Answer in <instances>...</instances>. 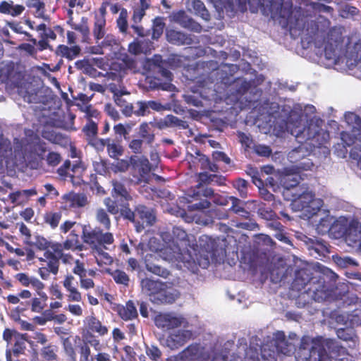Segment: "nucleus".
<instances>
[{"instance_id":"obj_1","label":"nucleus","mask_w":361,"mask_h":361,"mask_svg":"<svg viewBox=\"0 0 361 361\" xmlns=\"http://www.w3.org/2000/svg\"><path fill=\"white\" fill-rule=\"evenodd\" d=\"M30 133L27 138H14L13 146L8 138L0 137V164L33 170L42 166L47 144L33 131Z\"/></svg>"},{"instance_id":"obj_2","label":"nucleus","mask_w":361,"mask_h":361,"mask_svg":"<svg viewBox=\"0 0 361 361\" xmlns=\"http://www.w3.org/2000/svg\"><path fill=\"white\" fill-rule=\"evenodd\" d=\"M258 6L264 16L278 20L283 27H288L290 35L294 38L301 37L308 43L317 35L319 26L314 20L300 13L293 14L291 0H259Z\"/></svg>"},{"instance_id":"obj_3","label":"nucleus","mask_w":361,"mask_h":361,"mask_svg":"<svg viewBox=\"0 0 361 361\" xmlns=\"http://www.w3.org/2000/svg\"><path fill=\"white\" fill-rule=\"evenodd\" d=\"M333 340L322 336L311 337L305 335L300 341L295 353L297 361H333L332 357L327 353L326 347L330 348Z\"/></svg>"},{"instance_id":"obj_4","label":"nucleus","mask_w":361,"mask_h":361,"mask_svg":"<svg viewBox=\"0 0 361 361\" xmlns=\"http://www.w3.org/2000/svg\"><path fill=\"white\" fill-rule=\"evenodd\" d=\"M188 210L190 212L202 211L210 207V202L207 200V197H213L212 201L217 205L226 206L228 203V198L215 195L214 190L211 188H202L199 184L195 189H192L188 194Z\"/></svg>"},{"instance_id":"obj_5","label":"nucleus","mask_w":361,"mask_h":361,"mask_svg":"<svg viewBox=\"0 0 361 361\" xmlns=\"http://www.w3.org/2000/svg\"><path fill=\"white\" fill-rule=\"evenodd\" d=\"M82 239L83 243L89 245L92 250L98 253H102L104 257L111 261L108 253H104V250H107L108 246L114 242V235L109 232H104L100 227H94L92 229L87 230L85 225L82 226Z\"/></svg>"},{"instance_id":"obj_6","label":"nucleus","mask_w":361,"mask_h":361,"mask_svg":"<svg viewBox=\"0 0 361 361\" xmlns=\"http://www.w3.org/2000/svg\"><path fill=\"white\" fill-rule=\"evenodd\" d=\"M199 245L201 250L206 253L203 267L209 264V258L216 259L224 257L226 254V240L225 238H212L207 235H202L199 238Z\"/></svg>"},{"instance_id":"obj_7","label":"nucleus","mask_w":361,"mask_h":361,"mask_svg":"<svg viewBox=\"0 0 361 361\" xmlns=\"http://www.w3.org/2000/svg\"><path fill=\"white\" fill-rule=\"evenodd\" d=\"M295 136L297 141L300 144L307 145L311 147H322L329 137V133L322 132L319 127L312 123H308L302 130H295Z\"/></svg>"},{"instance_id":"obj_8","label":"nucleus","mask_w":361,"mask_h":361,"mask_svg":"<svg viewBox=\"0 0 361 361\" xmlns=\"http://www.w3.org/2000/svg\"><path fill=\"white\" fill-rule=\"evenodd\" d=\"M63 252L56 247H51V250L44 252L43 257L39 258L40 267L38 274L44 280H47L50 275H56L59 272L60 259L63 257Z\"/></svg>"},{"instance_id":"obj_9","label":"nucleus","mask_w":361,"mask_h":361,"mask_svg":"<svg viewBox=\"0 0 361 361\" xmlns=\"http://www.w3.org/2000/svg\"><path fill=\"white\" fill-rule=\"evenodd\" d=\"M130 181L135 185L147 183L150 179L152 169L148 159L145 157H138L135 155L130 157Z\"/></svg>"},{"instance_id":"obj_10","label":"nucleus","mask_w":361,"mask_h":361,"mask_svg":"<svg viewBox=\"0 0 361 361\" xmlns=\"http://www.w3.org/2000/svg\"><path fill=\"white\" fill-rule=\"evenodd\" d=\"M84 324L87 332L83 334V338L96 350H99V346L100 345V342L94 336V334H97L99 336L106 335L109 331L107 326L103 325L94 314L86 317L84 320Z\"/></svg>"},{"instance_id":"obj_11","label":"nucleus","mask_w":361,"mask_h":361,"mask_svg":"<svg viewBox=\"0 0 361 361\" xmlns=\"http://www.w3.org/2000/svg\"><path fill=\"white\" fill-rule=\"evenodd\" d=\"M341 139L347 152V147H350V156L353 159H357V165L361 169V127L353 129L351 132L341 133Z\"/></svg>"},{"instance_id":"obj_12","label":"nucleus","mask_w":361,"mask_h":361,"mask_svg":"<svg viewBox=\"0 0 361 361\" xmlns=\"http://www.w3.org/2000/svg\"><path fill=\"white\" fill-rule=\"evenodd\" d=\"M319 272L312 267L305 266L298 269L295 273V278L291 283V289L298 292L306 288V286H311L313 281L318 279Z\"/></svg>"},{"instance_id":"obj_13","label":"nucleus","mask_w":361,"mask_h":361,"mask_svg":"<svg viewBox=\"0 0 361 361\" xmlns=\"http://www.w3.org/2000/svg\"><path fill=\"white\" fill-rule=\"evenodd\" d=\"M307 154V147L302 144H300L288 153V159L293 164V171L302 172L312 169L314 164L310 159L306 157Z\"/></svg>"},{"instance_id":"obj_14","label":"nucleus","mask_w":361,"mask_h":361,"mask_svg":"<svg viewBox=\"0 0 361 361\" xmlns=\"http://www.w3.org/2000/svg\"><path fill=\"white\" fill-rule=\"evenodd\" d=\"M154 324L159 329H173L183 326H186L188 321L182 315L174 312L159 313L154 318Z\"/></svg>"},{"instance_id":"obj_15","label":"nucleus","mask_w":361,"mask_h":361,"mask_svg":"<svg viewBox=\"0 0 361 361\" xmlns=\"http://www.w3.org/2000/svg\"><path fill=\"white\" fill-rule=\"evenodd\" d=\"M176 361H207L209 355L199 343H192L175 356Z\"/></svg>"},{"instance_id":"obj_16","label":"nucleus","mask_w":361,"mask_h":361,"mask_svg":"<svg viewBox=\"0 0 361 361\" xmlns=\"http://www.w3.org/2000/svg\"><path fill=\"white\" fill-rule=\"evenodd\" d=\"M272 343L277 353L284 355H290L294 353L295 355L296 348L295 344L288 340L285 333L282 331H278L274 334Z\"/></svg>"},{"instance_id":"obj_17","label":"nucleus","mask_w":361,"mask_h":361,"mask_svg":"<svg viewBox=\"0 0 361 361\" xmlns=\"http://www.w3.org/2000/svg\"><path fill=\"white\" fill-rule=\"evenodd\" d=\"M187 157L189 167L191 170H196L197 165L200 164L202 170H209L212 172L218 171V166L214 163H212L209 158L202 154L198 149L195 151V155L190 154Z\"/></svg>"},{"instance_id":"obj_18","label":"nucleus","mask_w":361,"mask_h":361,"mask_svg":"<svg viewBox=\"0 0 361 361\" xmlns=\"http://www.w3.org/2000/svg\"><path fill=\"white\" fill-rule=\"evenodd\" d=\"M32 293L27 289L20 290L18 293L10 294L6 297L8 304L18 305L16 311L18 313H23L30 309V300Z\"/></svg>"},{"instance_id":"obj_19","label":"nucleus","mask_w":361,"mask_h":361,"mask_svg":"<svg viewBox=\"0 0 361 361\" xmlns=\"http://www.w3.org/2000/svg\"><path fill=\"white\" fill-rule=\"evenodd\" d=\"M78 233L75 228L71 230L65 241L61 243H54V247H56L62 252L63 250L82 251L85 246L80 241Z\"/></svg>"},{"instance_id":"obj_20","label":"nucleus","mask_w":361,"mask_h":361,"mask_svg":"<svg viewBox=\"0 0 361 361\" xmlns=\"http://www.w3.org/2000/svg\"><path fill=\"white\" fill-rule=\"evenodd\" d=\"M192 336L189 330L180 329L170 334L166 339V344L171 350H177L183 346Z\"/></svg>"},{"instance_id":"obj_21","label":"nucleus","mask_w":361,"mask_h":361,"mask_svg":"<svg viewBox=\"0 0 361 361\" xmlns=\"http://www.w3.org/2000/svg\"><path fill=\"white\" fill-rule=\"evenodd\" d=\"M309 288V293L315 302H322L328 297V288L325 285V281L323 276H318V279L312 282Z\"/></svg>"},{"instance_id":"obj_22","label":"nucleus","mask_w":361,"mask_h":361,"mask_svg":"<svg viewBox=\"0 0 361 361\" xmlns=\"http://www.w3.org/2000/svg\"><path fill=\"white\" fill-rule=\"evenodd\" d=\"M172 18L173 21L180 24L181 27L193 32H200L202 30V25L188 16L183 10L173 12L172 13Z\"/></svg>"},{"instance_id":"obj_23","label":"nucleus","mask_w":361,"mask_h":361,"mask_svg":"<svg viewBox=\"0 0 361 361\" xmlns=\"http://www.w3.org/2000/svg\"><path fill=\"white\" fill-rule=\"evenodd\" d=\"M162 290H158L150 299V301L156 305L172 304L178 298L176 290L169 288L165 283L161 287Z\"/></svg>"},{"instance_id":"obj_24","label":"nucleus","mask_w":361,"mask_h":361,"mask_svg":"<svg viewBox=\"0 0 361 361\" xmlns=\"http://www.w3.org/2000/svg\"><path fill=\"white\" fill-rule=\"evenodd\" d=\"M63 286L67 292V298L70 302H80L82 301V294L78 289V282L75 281L74 276L71 274L65 276L62 281Z\"/></svg>"},{"instance_id":"obj_25","label":"nucleus","mask_w":361,"mask_h":361,"mask_svg":"<svg viewBox=\"0 0 361 361\" xmlns=\"http://www.w3.org/2000/svg\"><path fill=\"white\" fill-rule=\"evenodd\" d=\"M159 259L154 255H146L145 257V264L146 269L162 278L166 279L171 274L169 270L161 267L158 262Z\"/></svg>"},{"instance_id":"obj_26","label":"nucleus","mask_w":361,"mask_h":361,"mask_svg":"<svg viewBox=\"0 0 361 361\" xmlns=\"http://www.w3.org/2000/svg\"><path fill=\"white\" fill-rule=\"evenodd\" d=\"M292 200L298 201L301 208L311 207L310 204L314 200L315 194L307 185H303L298 192H291Z\"/></svg>"},{"instance_id":"obj_27","label":"nucleus","mask_w":361,"mask_h":361,"mask_svg":"<svg viewBox=\"0 0 361 361\" xmlns=\"http://www.w3.org/2000/svg\"><path fill=\"white\" fill-rule=\"evenodd\" d=\"M301 172L294 171L293 173H288L283 176L281 178V185L287 191L294 190L298 192L305 184L300 185Z\"/></svg>"},{"instance_id":"obj_28","label":"nucleus","mask_w":361,"mask_h":361,"mask_svg":"<svg viewBox=\"0 0 361 361\" xmlns=\"http://www.w3.org/2000/svg\"><path fill=\"white\" fill-rule=\"evenodd\" d=\"M133 114L137 116H145L150 113V109L159 111L162 109V105L157 101H137L134 104Z\"/></svg>"},{"instance_id":"obj_29","label":"nucleus","mask_w":361,"mask_h":361,"mask_svg":"<svg viewBox=\"0 0 361 361\" xmlns=\"http://www.w3.org/2000/svg\"><path fill=\"white\" fill-rule=\"evenodd\" d=\"M114 310L124 321L133 320L138 317L137 308L132 300L127 301L125 305H117Z\"/></svg>"},{"instance_id":"obj_30","label":"nucleus","mask_w":361,"mask_h":361,"mask_svg":"<svg viewBox=\"0 0 361 361\" xmlns=\"http://www.w3.org/2000/svg\"><path fill=\"white\" fill-rule=\"evenodd\" d=\"M136 224H141L142 226H152L156 221V216L152 211L145 205H138L135 208Z\"/></svg>"},{"instance_id":"obj_31","label":"nucleus","mask_w":361,"mask_h":361,"mask_svg":"<svg viewBox=\"0 0 361 361\" xmlns=\"http://www.w3.org/2000/svg\"><path fill=\"white\" fill-rule=\"evenodd\" d=\"M167 41L175 45H191L193 43L192 37L190 35H188L180 31L173 29L166 32Z\"/></svg>"},{"instance_id":"obj_32","label":"nucleus","mask_w":361,"mask_h":361,"mask_svg":"<svg viewBox=\"0 0 361 361\" xmlns=\"http://www.w3.org/2000/svg\"><path fill=\"white\" fill-rule=\"evenodd\" d=\"M171 238L173 242L177 244L180 252L182 251L180 247V246L183 247V250H187L188 247H192L188 233L180 227L175 226L173 228Z\"/></svg>"},{"instance_id":"obj_33","label":"nucleus","mask_w":361,"mask_h":361,"mask_svg":"<svg viewBox=\"0 0 361 361\" xmlns=\"http://www.w3.org/2000/svg\"><path fill=\"white\" fill-rule=\"evenodd\" d=\"M37 297H30V309L31 312L41 313L47 306L48 295L43 290H35Z\"/></svg>"},{"instance_id":"obj_34","label":"nucleus","mask_w":361,"mask_h":361,"mask_svg":"<svg viewBox=\"0 0 361 361\" xmlns=\"http://www.w3.org/2000/svg\"><path fill=\"white\" fill-rule=\"evenodd\" d=\"M202 219H200V223L207 226L214 223V219H227L228 218V212L224 209L214 208L208 211V214H202Z\"/></svg>"},{"instance_id":"obj_35","label":"nucleus","mask_w":361,"mask_h":361,"mask_svg":"<svg viewBox=\"0 0 361 361\" xmlns=\"http://www.w3.org/2000/svg\"><path fill=\"white\" fill-rule=\"evenodd\" d=\"M164 283V282L159 280L145 278L141 280L140 286L142 291L149 296L150 300L158 290H162L161 287H163Z\"/></svg>"},{"instance_id":"obj_36","label":"nucleus","mask_w":361,"mask_h":361,"mask_svg":"<svg viewBox=\"0 0 361 361\" xmlns=\"http://www.w3.org/2000/svg\"><path fill=\"white\" fill-rule=\"evenodd\" d=\"M14 278L23 286L28 287L31 286L35 290H43L44 288V284L41 281L36 277L29 276L26 273H18Z\"/></svg>"},{"instance_id":"obj_37","label":"nucleus","mask_w":361,"mask_h":361,"mask_svg":"<svg viewBox=\"0 0 361 361\" xmlns=\"http://www.w3.org/2000/svg\"><path fill=\"white\" fill-rule=\"evenodd\" d=\"M338 323H343L352 327L361 326V309H355L347 316L339 314L336 317Z\"/></svg>"},{"instance_id":"obj_38","label":"nucleus","mask_w":361,"mask_h":361,"mask_svg":"<svg viewBox=\"0 0 361 361\" xmlns=\"http://www.w3.org/2000/svg\"><path fill=\"white\" fill-rule=\"evenodd\" d=\"M41 135L44 139L47 140L49 142L59 145L62 147L66 146L69 142V139L67 136L61 133H56L53 130H43Z\"/></svg>"},{"instance_id":"obj_39","label":"nucleus","mask_w":361,"mask_h":361,"mask_svg":"<svg viewBox=\"0 0 361 361\" xmlns=\"http://www.w3.org/2000/svg\"><path fill=\"white\" fill-rule=\"evenodd\" d=\"M25 4L28 8L34 10L33 13L36 18L49 20V16L45 14L46 6L43 0H26Z\"/></svg>"},{"instance_id":"obj_40","label":"nucleus","mask_w":361,"mask_h":361,"mask_svg":"<svg viewBox=\"0 0 361 361\" xmlns=\"http://www.w3.org/2000/svg\"><path fill=\"white\" fill-rule=\"evenodd\" d=\"M114 92V100L116 104L121 108L122 113L126 116H130L133 114L134 105L128 102L123 98V93L117 90H112Z\"/></svg>"},{"instance_id":"obj_41","label":"nucleus","mask_w":361,"mask_h":361,"mask_svg":"<svg viewBox=\"0 0 361 361\" xmlns=\"http://www.w3.org/2000/svg\"><path fill=\"white\" fill-rule=\"evenodd\" d=\"M228 200L232 202V205L229 209L230 211L245 219H250L251 214L245 209V203L243 201L233 196L229 197Z\"/></svg>"},{"instance_id":"obj_42","label":"nucleus","mask_w":361,"mask_h":361,"mask_svg":"<svg viewBox=\"0 0 361 361\" xmlns=\"http://www.w3.org/2000/svg\"><path fill=\"white\" fill-rule=\"evenodd\" d=\"M137 134L140 139L143 140L147 145H151L154 141L155 135L149 123H142L138 128Z\"/></svg>"},{"instance_id":"obj_43","label":"nucleus","mask_w":361,"mask_h":361,"mask_svg":"<svg viewBox=\"0 0 361 361\" xmlns=\"http://www.w3.org/2000/svg\"><path fill=\"white\" fill-rule=\"evenodd\" d=\"M80 51L81 49L78 45L69 47L66 45L60 44L56 47V54L68 60H73L80 54Z\"/></svg>"},{"instance_id":"obj_44","label":"nucleus","mask_w":361,"mask_h":361,"mask_svg":"<svg viewBox=\"0 0 361 361\" xmlns=\"http://www.w3.org/2000/svg\"><path fill=\"white\" fill-rule=\"evenodd\" d=\"M345 238L353 243H361V224L353 222L345 231Z\"/></svg>"},{"instance_id":"obj_45","label":"nucleus","mask_w":361,"mask_h":361,"mask_svg":"<svg viewBox=\"0 0 361 361\" xmlns=\"http://www.w3.org/2000/svg\"><path fill=\"white\" fill-rule=\"evenodd\" d=\"M112 185L113 190L111 193L114 198L120 197L121 202L128 201L131 199L129 192L127 191L125 185L122 183L118 180H113Z\"/></svg>"},{"instance_id":"obj_46","label":"nucleus","mask_w":361,"mask_h":361,"mask_svg":"<svg viewBox=\"0 0 361 361\" xmlns=\"http://www.w3.org/2000/svg\"><path fill=\"white\" fill-rule=\"evenodd\" d=\"M27 337V334H20V335L16 336V339L12 343V352L15 356L18 357L20 355L25 353Z\"/></svg>"},{"instance_id":"obj_47","label":"nucleus","mask_w":361,"mask_h":361,"mask_svg":"<svg viewBox=\"0 0 361 361\" xmlns=\"http://www.w3.org/2000/svg\"><path fill=\"white\" fill-rule=\"evenodd\" d=\"M121 140H111L108 141L106 151L109 156L112 159H116L123 155L124 152L123 147L120 143Z\"/></svg>"},{"instance_id":"obj_48","label":"nucleus","mask_w":361,"mask_h":361,"mask_svg":"<svg viewBox=\"0 0 361 361\" xmlns=\"http://www.w3.org/2000/svg\"><path fill=\"white\" fill-rule=\"evenodd\" d=\"M102 39L103 40L100 43L103 49L113 52H116L119 49L121 45L120 42L114 35H105Z\"/></svg>"},{"instance_id":"obj_49","label":"nucleus","mask_w":361,"mask_h":361,"mask_svg":"<svg viewBox=\"0 0 361 361\" xmlns=\"http://www.w3.org/2000/svg\"><path fill=\"white\" fill-rule=\"evenodd\" d=\"M106 19L94 18L92 34L97 42L105 35Z\"/></svg>"},{"instance_id":"obj_50","label":"nucleus","mask_w":361,"mask_h":361,"mask_svg":"<svg viewBox=\"0 0 361 361\" xmlns=\"http://www.w3.org/2000/svg\"><path fill=\"white\" fill-rule=\"evenodd\" d=\"M30 245L35 247L39 250L46 251L51 250V247L54 243L49 241L46 238L42 235H35L33 242H27Z\"/></svg>"},{"instance_id":"obj_51","label":"nucleus","mask_w":361,"mask_h":361,"mask_svg":"<svg viewBox=\"0 0 361 361\" xmlns=\"http://www.w3.org/2000/svg\"><path fill=\"white\" fill-rule=\"evenodd\" d=\"M192 7L195 14L200 16L203 20L206 21L210 20V14L203 1L201 0H193Z\"/></svg>"},{"instance_id":"obj_52","label":"nucleus","mask_w":361,"mask_h":361,"mask_svg":"<svg viewBox=\"0 0 361 361\" xmlns=\"http://www.w3.org/2000/svg\"><path fill=\"white\" fill-rule=\"evenodd\" d=\"M82 132L89 142H92L98 133L97 123L93 120H90L82 128Z\"/></svg>"},{"instance_id":"obj_53","label":"nucleus","mask_w":361,"mask_h":361,"mask_svg":"<svg viewBox=\"0 0 361 361\" xmlns=\"http://www.w3.org/2000/svg\"><path fill=\"white\" fill-rule=\"evenodd\" d=\"M128 201H121L120 204V211L119 213L121 216L124 219H126L130 222L136 224V219H135V214L136 212L132 211L131 209L129 207V204L128 202Z\"/></svg>"},{"instance_id":"obj_54","label":"nucleus","mask_w":361,"mask_h":361,"mask_svg":"<svg viewBox=\"0 0 361 361\" xmlns=\"http://www.w3.org/2000/svg\"><path fill=\"white\" fill-rule=\"evenodd\" d=\"M88 344L90 343L85 340L78 345L80 361H94V357L91 356L90 348Z\"/></svg>"},{"instance_id":"obj_55","label":"nucleus","mask_w":361,"mask_h":361,"mask_svg":"<svg viewBox=\"0 0 361 361\" xmlns=\"http://www.w3.org/2000/svg\"><path fill=\"white\" fill-rule=\"evenodd\" d=\"M62 217L61 212H47L44 216V221L50 226L52 229L58 227Z\"/></svg>"},{"instance_id":"obj_56","label":"nucleus","mask_w":361,"mask_h":361,"mask_svg":"<svg viewBox=\"0 0 361 361\" xmlns=\"http://www.w3.org/2000/svg\"><path fill=\"white\" fill-rule=\"evenodd\" d=\"M58 347L55 345L49 344L41 350L42 357L47 361H54L57 360Z\"/></svg>"},{"instance_id":"obj_57","label":"nucleus","mask_w":361,"mask_h":361,"mask_svg":"<svg viewBox=\"0 0 361 361\" xmlns=\"http://www.w3.org/2000/svg\"><path fill=\"white\" fill-rule=\"evenodd\" d=\"M336 335L338 338L344 341H354L356 338L353 327L339 328L336 330Z\"/></svg>"},{"instance_id":"obj_58","label":"nucleus","mask_w":361,"mask_h":361,"mask_svg":"<svg viewBox=\"0 0 361 361\" xmlns=\"http://www.w3.org/2000/svg\"><path fill=\"white\" fill-rule=\"evenodd\" d=\"M96 220L102 225L106 230H109L111 228V220L107 212L103 209H97L95 214Z\"/></svg>"},{"instance_id":"obj_59","label":"nucleus","mask_w":361,"mask_h":361,"mask_svg":"<svg viewBox=\"0 0 361 361\" xmlns=\"http://www.w3.org/2000/svg\"><path fill=\"white\" fill-rule=\"evenodd\" d=\"M128 11L126 8H122L119 16L116 20V25L119 31L123 34H126L128 28Z\"/></svg>"},{"instance_id":"obj_60","label":"nucleus","mask_w":361,"mask_h":361,"mask_svg":"<svg viewBox=\"0 0 361 361\" xmlns=\"http://www.w3.org/2000/svg\"><path fill=\"white\" fill-rule=\"evenodd\" d=\"M70 203L72 207L80 208L86 206L88 203V200L86 195L83 193H75L71 197Z\"/></svg>"},{"instance_id":"obj_61","label":"nucleus","mask_w":361,"mask_h":361,"mask_svg":"<svg viewBox=\"0 0 361 361\" xmlns=\"http://www.w3.org/2000/svg\"><path fill=\"white\" fill-rule=\"evenodd\" d=\"M75 65L77 69L82 71L85 74L92 75L97 71L89 59L78 60Z\"/></svg>"},{"instance_id":"obj_62","label":"nucleus","mask_w":361,"mask_h":361,"mask_svg":"<svg viewBox=\"0 0 361 361\" xmlns=\"http://www.w3.org/2000/svg\"><path fill=\"white\" fill-rule=\"evenodd\" d=\"M233 185L238 190L239 195L241 197H247L248 192V182L246 180L238 178L233 181Z\"/></svg>"},{"instance_id":"obj_63","label":"nucleus","mask_w":361,"mask_h":361,"mask_svg":"<svg viewBox=\"0 0 361 361\" xmlns=\"http://www.w3.org/2000/svg\"><path fill=\"white\" fill-rule=\"evenodd\" d=\"M299 295L296 298V304L298 307H304L313 301L312 298L309 293V288H305L299 292Z\"/></svg>"},{"instance_id":"obj_64","label":"nucleus","mask_w":361,"mask_h":361,"mask_svg":"<svg viewBox=\"0 0 361 361\" xmlns=\"http://www.w3.org/2000/svg\"><path fill=\"white\" fill-rule=\"evenodd\" d=\"M279 354L276 350L271 349L269 346H263L261 349V356L263 361H277V355Z\"/></svg>"}]
</instances>
